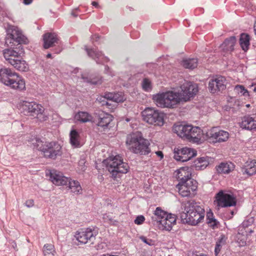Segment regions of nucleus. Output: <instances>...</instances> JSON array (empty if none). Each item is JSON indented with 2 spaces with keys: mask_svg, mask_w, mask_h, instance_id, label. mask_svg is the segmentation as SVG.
<instances>
[{
  "mask_svg": "<svg viewBox=\"0 0 256 256\" xmlns=\"http://www.w3.org/2000/svg\"><path fill=\"white\" fill-rule=\"evenodd\" d=\"M182 208L184 211L180 218L182 223L196 226L204 219L205 211L200 203L194 200L182 202Z\"/></svg>",
  "mask_w": 256,
  "mask_h": 256,
  "instance_id": "nucleus-1",
  "label": "nucleus"
},
{
  "mask_svg": "<svg viewBox=\"0 0 256 256\" xmlns=\"http://www.w3.org/2000/svg\"><path fill=\"white\" fill-rule=\"evenodd\" d=\"M2 54L6 61L16 69L22 72H26L28 70V64L22 59L24 50L21 46L18 48H6L3 50Z\"/></svg>",
  "mask_w": 256,
  "mask_h": 256,
  "instance_id": "nucleus-2",
  "label": "nucleus"
},
{
  "mask_svg": "<svg viewBox=\"0 0 256 256\" xmlns=\"http://www.w3.org/2000/svg\"><path fill=\"white\" fill-rule=\"evenodd\" d=\"M0 81L12 89L22 91L26 89L24 80L9 68L0 69Z\"/></svg>",
  "mask_w": 256,
  "mask_h": 256,
  "instance_id": "nucleus-3",
  "label": "nucleus"
},
{
  "mask_svg": "<svg viewBox=\"0 0 256 256\" xmlns=\"http://www.w3.org/2000/svg\"><path fill=\"white\" fill-rule=\"evenodd\" d=\"M34 148L42 152L46 158L55 160L58 156L62 154V146L56 142H44L40 139L36 138L32 143Z\"/></svg>",
  "mask_w": 256,
  "mask_h": 256,
  "instance_id": "nucleus-4",
  "label": "nucleus"
},
{
  "mask_svg": "<svg viewBox=\"0 0 256 256\" xmlns=\"http://www.w3.org/2000/svg\"><path fill=\"white\" fill-rule=\"evenodd\" d=\"M126 144L130 150L135 154L146 155L150 152L148 142L138 134L133 133L128 135Z\"/></svg>",
  "mask_w": 256,
  "mask_h": 256,
  "instance_id": "nucleus-5",
  "label": "nucleus"
},
{
  "mask_svg": "<svg viewBox=\"0 0 256 256\" xmlns=\"http://www.w3.org/2000/svg\"><path fill=\"white\" fill-rule=\"evenodd\" d=\"M152 100L158 107L162 108H173L182 101L179 93L172 91L154 95Z\"/></svg>",
  "mask_w": 256,
  "mask_h": 256,
  "instance_id": "nucleus-6",
  "label": "nucleus"
},
{
  "mask_svg": "<svg viewBox=\"0 0 256 256\" xmlns=\"http://www.w3.org/2000/svg\"><path fill=\"white\" fill-rule=\"evenodd\" d=\"M106 167L112 176L116 178L120 174H126L129 170V166L120 156H116L108 160Z\"/></svg>",
  "mask_w": 256,
  "mask_h": 256,
  "instance_id": "nucleus-7",
  "label": "nucleus"
},
{
  "mask_svg": "<svg viewBox=\"0 0 256 256\" xmlns=\"http://www.w3.org/2000/svg\"><path fill=\"white\" fill-rule=\"evenodd\" d=\"M143 120L154 126H162L164 124V114L153 108H146L142 112Z\"/></svg>",
  "mask_w": 256,
  "mask_h": 256,
  "instance_id": "nucleus-8",
  "label": "nucleus"
},
{
  "mask_svg": "<svg viewBox=\"0 0 256 256\" xmlns=\"http://www.w3.org/2000/svg\"><path fill=\"white\" fill-rule=\"evenodd\" d=\"M214 204L218 207V209L220 207L226 208L234 206L236 205V198L233 195L220 190L216 194Z\"/></svg>",
  "mask_w": 256,
  "mask_h": 256,
  "instance_id": "nucleus-9",
  "label": "nucleus"
},
{
  "mask_svg": "<svg viewBox=\"0 0 256 256\" xmlns=\"http://www.w3.org/2000/svg\"><path fill=\"white\" fill-rule=\"evenodd\" d=\"M22 112L25 115L36 117L42 114L44 111L42 106L34 102L23 101L20 103Z\"/></svg>",
  "mask_w": 256,
  "mask_h": 256,
  "instance_id": "nucleus-10",
  "label": "nucleus"
},
{
  "mask_svg": "<svg viewBox=\"0 0 256 256\" xmlns=\"http://www.w3.org/2000/svg\"><path fill=\"white\" fill-rule=\"evenodd\" d=\"M197 182L194 180H189L184 183H178L176 188L183 197H191L194 196V192L197 189Z\"/></svg>",
  "mask_w": 256,
  "mask_h": 256,
  "instance_id": "nucleus-11",
  "label": "nucleus"
},
{
  "mask_svg": "<svg viewBox=\"0 0 256 256\" xmlns=\"http://www.w3.org/2000/svg\"><path fill=\"white\" fill-rule=\"evenodd\" d=\"M181 92L179 93L182 100L186 102L193 98L198 92L196 84L190 82H185L180 86Z\"/></svg>",
  "mask_w": 256,
  "mask_h": 256,
  "instance_id": "nucleus-12",
  "label": "nucleus"
},
{
  "mask_svg": "<svg viewBox=\"0 0 256 256\" xmlns=\"http://www.w3.org/2000/svg\"><path fill=\"white\" fill-rule=\"evenodd\" d=\"M196 155V151L190 148L184 147L174 150V158L182 162H187Z\"/></svg>",
  "mask_w": 256,
  "mask_h": 256,
  "instance_id": "nucleus-13",
  "label": "nucleus"
},
{
  "mask_svg": "<svg viewBox=\"0 0 256 256\" xmlns=\"http://www.w3.org/2000/svg\"><path fill=\"white\" fill-rule=\"evenodd\" d=\"M12 40L18 44H26L28 42L26 37L22 33V32L18 28L15 26H12L8 29L6 38V42L9 41L10 44Z\"/></svg>",
  "mask_w": 256,
  "mask_h": 256,
  "instance_id": "nucleus-14",
  "label": "nucleus"
},
{
  "mask_svg": "<svg viewBox=\"0 0 256 256\" xmlns=\"http://www.w3.org/2000/svg\"><path fill=\"white\" fill-rule=\"evenodd\" d=\"M98 234L97 230L88 228L84 230L77 232L74 236L77 240L81 244H85L88 241L93 243L95 237Z\"/></svg>",
  "mask_w": 256,
  "mask_h": 256,
  "instance_id": "nucleus-15",
  "label": "nucleus"
},
{
  "mask_svg": "<svg viewBox=\"0 0 256 256\" xmlns=\"http://www.w3.org/2000/svg\"><path fill=\"white\" fill-rule=\"evenodd\" d=\"M206 136L214 142H226L229 138L228 132L222 130H218L216 128H214L208 132Z\"/></svg>",
  "mask_w": 256,
  "mask_h": 256,
  "instance_id": "nucleus-16",
  "label": "nucleus"
},
{
  "mask_svg": "<svg viewBox=\"0 0 256 256\" xmlns=\"http://www.w3.org/2000/svg\"><path fill=\"white\" fill-rule=\"evenodd\" d=\"M226 79L222 76H217L210 80L208 88L211 93L222 91L226 88Z\"/></svg>",
  "mask_w": 256,
  "mask_h": 256,
  "instance_id": "nucleus-17",
  "label": "nucleus"
},
{
  "mask_svg": "<svg viewBox=\"0 0 256 256\" xmlns=\"http://www.w3.org/2000/svg\"><path fill=\"white\" fill-rule=\"evenodd\" d=\"M44 48L48 49L58 44L59 39L56 33L47 32L43 35Z\"/></svg>",
  "mask_w": 256,
  "mask_h": 256,
  "instance_id": "nucleus-18",
  "label": "nucleus"
},
{
  "mask_svg": "<svg viewBox=\"0 0 256 256\" xmlns=\"http://www.w3.org/2000/svg\"><path fill=\"white\" fill-rule=\"evenodd\" d=\"M50 180L57 186L67 185L68 178L64 176L60 172L52 170L50 172Z\"/></svg>",
  "mask_w": 256,
  "mask_h": 256,
  "instance_id": "nucleus-19",
  "label": "nucleus"
},
{
  "mask_svg": "<svg viewBox=\"0 0 256 256\" xmlns=\"http://www.w3.org/2000/svg\"><path fill=\"white\" fill-rule=\"evenodd\" d=\"M192 125L177 124L173 126V132L178 136L187 139L190 130L192 129Z\"/></svg>",
  "mask_w": 256,
  "mask_h": 256,
  "instance_id": "nucleus-20",
  "label": "nucleus"
},
{
  "mask_svg": "<svg viewBox=\"0 0 256 256\" xmlns=\"http://www.w3.org/2000/svg\"><path fill=\"white\" fill-rule=\"evenodd\" d=\"M84 48L88 55L95 60L97 64H102L108 60V58L104 56L102 52H98L94 48H88L87 46H85Z\"/></svg>",
  "mask_w": 256,
  "mask_h": 256,
  "instance_id": "nucleus-21",
  "label": "nucleus"
},
{
  "mask_svg": "<svg viewBox=\"0 0 256 256\" xmlns=\"http://www.w3.org/2000/svg\"><path fill=\"white\" fill-rule=\"evenodd\" d=\"M202 136V131L199 127L192 126L186 140L190 142L198 144L200 142Z\"/></svg>",
  "mask_w": 256,
  "mask_h": 256,
  "instance_id": "nucleus-22",
  "label": "nucleus"
},
{
  "mask_svg": "<svg viewBox=\"0 0 256 256\" xmlns=\"http://www.w3.org/2000/svg\"><path fill=\"white\" fill-rule=\"evenodd\" d=\"M176 216L169 214L163 220H160V228L166 230H170L174 225L176 224Z\"/></svg>",
  "mask_w": 256,
  "mask_h": 256,
  "instance_id": "nucleus-23",
  "label": "nucleus"
},
{
  "mask_svg": "<svg viewBox=\"0 0 256 256\" xmlns=\"http://www.w3.org/2000/svg\"><path fill=\"white\" fill-rule=\"evenodd\" d=\"M112 116L104 112L98 114L97 125L102 128H106L112 120Z\"/></svg>",
  "mask_w": 256,
  "mask_h": 256,
  "instance_id": "nucleus-24",
  "label": "nucleus"
},
{
  "mask_svg": "<svg viewBox=\"0 0 256 256\" xmlns=\"http://www.w3.org/2000/svg\"><path fill=\"white\" fill-rule=\"evenodd\" d=\"M240 126L248 130H256V120L250 116H244L242 119Z\"/></svg>",
  "mask_w": 256,
  "mask_h": 256,
  "instance_id": "nucleus-25",
  "label": "nucleus"
},
{
  "mask_svg": "<svg viewBox=\"0 0 256 256\" xmlns=\"http://www.w3.org/2000/svg\"><path fill=\"white\" fill-rule=\"evenodd\" d=\"M242 174L250 176L256 174V160H253L246 162L244 167L241 168Z\"/></svg>",
  "mask_w": 256,
  "mask_h": 256,
  "instance_id": "nucleus-26",
  "label": "nucleus"
},
{
  "mask_svg": "<svg viewBox=\"0 0 256 256\" xmlns=\"http://www.w3.org/2000/svg\"><path fill=\"white\" fill-rule=\"evenodd\" d=\"M192 174L188 166L180 168L178 171V179L179 183H184L189 180H193L191 178Z\"/></svg>",
  "mask_w": 256,
  "mask_h": 256,
  "instance_id": "nucleus-27",
  "label": "nucleus"
},
{
  "mask_svg": "<svg viewBox=\"0 0 256 256\" xmlns=\"http://www.w3.org/2000/svg\"><path fill=\"white\" fill-rule=\"evenodd\" d=\"M234 166L233 164L230 162H221L216 167L218 174H228L234 170Z\"/></svg>",
  "mask_w": 256,
  "mask_h": 256,
  "instance_id": "nucleus-28",
  "label": "nucleus"
},
{
  "mask_svg": "<svg viewBox=\"0 0 256 256\" xmlns=\"http://www.w3.org/2000/svg\"><path fill=\"white\" fill-rule=\"evenodd\" d=\"M67 184H68V188L70 190L71 192L77 194H82V190L78 180L68 178Z\"/></svg>",
  "mask_w": 256,
  "mask_h": 256,
  "instance_id": "nucleus-29",
  "label": "nucleus"
},
{
  "mask_svg": "<svg viewBox=\"0 0 256 256\" xmlns=\"http://www.w3.org/2000/svg\"><path fill=\"white\" fill-rule=\"evenodd\" d=\"M74 119L81 122L86 123L91 122L92 120V116L87 112H78L75 114Z\"/></svg>",
  "mask_w": 256,
  "mask_h": 256,
  "instance_id": "nucleus-30",
  "label": "nucleus"
},
{
  "mask_svg": "<svg viewBox=\"0 0 256 256\" xmlns=\"http://www.w3.org/2000/svg\"><path fill=\"white\" fill-rule=\"evenodd\" d=\"M236 42V37L234 36H230V38L226 39L221 46L228 52H232L234 50V46Z\"/></svg>",
  "mask_w": 256,
  "mask_h": 256,
  "instance_id": "nucleus-31",
  "label": "nucleus"
},
{
  "mask_svg": "<svg viewBox=\"0 0 256 256\" xmlns=\"http://www.w3.org/2000/svg\"><path fill=\"white\" fill-rule=\"evenodd\" d=\"M209 162L206 158L202 157L197 158L194 162V166L196 170H204L208 165Z\"/></svg>",
  "mask_w": 256,
  "mask_h": 256,
  "instance_id": "nucleus-32",
  "label": "nucleus"
},
{
  "mask_svg": "<svg viewBox=\"0 0 256 256\" xmlns=\"http://www.w3.org/2000/svg\"><path fill=\"white\" fill-rule=\"evenodd\" d=\"M70 143L74 148L78 147L80 146V134L76 130H72L70 134Z\"/></svg>",
  "mask_w": 256,
  "mask_h": 256,
  "instance_id": "nucleus-33",
  "label": "nucleus"
},
{
  "mask_svg": "<svg viewBox=\"0 0 256 256\" xmlns=\"http://www.w3.org/2000/svg\"><path fill=\"white\" fill-rule=\"evenodd\" d=\"M250 36L248 34L242 33L240 38V46L244 52L248 50L250 46Z\"/></svg>",
  "mask_w": 256,
  "mask_h": 256,
  "instance_id": "nucleus-34",
  "label": "nucleus"
},
{
  "mask_svg": "<svg viewBox=\"0 0 256 256\" xmlns=\"http://www.w3.org/2000/svg\"><path fill=\"white\" fill-rule=\"evenodd\" d=\"M198 63L197 58H192L184 60L182 62V64L186 68L193 70L197 67Z\"/></svg>",
  "mask_w": 256,
  "mask_h": 256,
  "instance_id": "nucleus-35",
  "label": "nucleus"
},
{
  "mask_svg": "<svg viewBox=\"0 0 256 256\" xmlns=\"http://www.w3.org/2000/svg\"><path fill=\"white\" fill-rule=\"evenodd\" d=\"M154 216H152V219L154 221H156L160 223V220H163L168 214L163 210L160 207H158L154 211Z\"/></svg>",
  "mask_w": 256,
  "mask_h": 256,
  "instance_id": "nucleus-36",
  "label": "nucleus"
},
{
  "mask_svg": "<svg viewBox=\"0 0 256 256\" xmlns=\"http://www.w3.org/2000/svg\"><path fill=\"white\" fill-rule=\"evenodd\" d=\"M226 238L224 234L221 235L218 238L216 242L214 252L215 254L217 256L220 252L222 246L226 244Z\"/></svg>",
  "mask_w": 256,
  "mask_h": 256,
  "instance_id": "nucleus-37",
  "label": "nucleus"
},
{
  "mask_svg": "<svg viewBox=\"0 0 256 256\" xmlns=\"http://www.w3.org/2000/svg\"><path fill=\"white\" fill-rule=\"evenodd\" d=\"M43 253L44 256H54L56 252L54 246L49 244H44L43 248Z\"/></svg>",
  "mask_w": 256,
  "mask_h": 256,
  "instance_id": "nucleus-38",
  "label": "nucleus"
},
{
  "mask_svg": "<svg viewBox=\"0 0 256 256\" xmlns=\"http://www.w3.org/2000/svg\"><path fill=\"white\" fill-rule=\"evenodd\" d=\"M82 78L84 82H88L90 84L96 85L102 83L101 79L98 78H88L82 75Z\"/></svg>",
  "mask_w": 256,
  "mask_h": 256,
  "instance_id": "nucleus-39",
  "label": "nucleus"
},
{
  "mask_svg": "<svg viewBox=\"0 0 256 256\" xmlns=\"http://www.w3.org/2000/svg\"><path fill=\"white\" fill-rule=\"evenodd\" d=\"M234 90L238 94L247 96H249V92L242 85H236L234 87Z\"/></svg>",
  "mask_w": 256,
  "mask_h": 256,
  "instance_id": "nucleus-40",
  "label": "nucleus"
},
{
  "mask_svg": "<svg viewBox=\"0 0 256 256\" xmlns=\"http://www.w3.org/2000/svg\"><path fill=\"white\" fill-rule=\"evenodd\" d=\"M247 236L236 234V240L240 246H244L246 244Z\"/></svg>",
  "mask_w": 256,
  "mask_h": 256,
  "instance_id": "nucleus-41",
  "label": "nucleus"
},
{
  "mask_svg": "<svg viewBox=\"0 0 256 256\" xmlns=\"http://www.w3.org/2000/svg\"><path fill=\"white\" fill-rule=\"evenodd\" d=\"M126 98L122 92L112 93V102L116 103L123 102Z\"/></svg>",
  "mask_w": 256,
  "mask_h": 256,
  "instance_id": "nucleus-42",
  "label": "nucleus"
},
{
  "mask_svg": "<svg viewBox=\"0 0 256 256\" xmlns=\"http://www.w3.org/2000/svg\"><path fill=\"white\" fill-rule=\"evenodd\" d=\"M142 87L145 91H150L152 89V84L149 79L145 78L143 80L142 83Z\"/></svg>",
  "mask_w": 256,
  "mask_h": 256,
  "instance_id": "nucleus-43",
  "label": "nucleus"
},
{
  "mask_svg": "<svg viewBox=\"0 0 256 256\" xmlns=\"http://www.w3.org/2000/svg\"><path fill=\"white\" fill-rule=\"evenodd\" d=\"M247 226V222L244 221L238 227V234H244L248 236L246 231L245 230L244 228Z\"/></svg>",
  "mask_w": 256,
  "mask_h": 256,
  "instance_id": "nucleus-44",
  "label": "nucleus"
},
{
  "mask_svg": "<svg viewBox=\"0 0 256 256\" xmlns=\"http://www.w3.org/2000/svg\"><path fill=\"white\" fill-rule=\"evenodd\" d=\"M96 101L101 104L102 106H106L109 108L111 104L106 100L104 96H100L96 98Z\"/></svg>",
  "mask_w": 256,
  "mask_h": 256,
  "instance_id": "nucleus-45",
  "label": "nucleus"
},
{
  "mask_svg": "<svg viewBox=\"0 0 256 256\" xmlns=\"http://www.w3.org/2000/svg\"><path fill=\"white\" fill-rule=\"evenodd\" d=\"M140 239L144 243L148 244V246H154V242L153 240L151 239L147 238L146 237L144 236H141L140 237Z\"/></svg>",
  "mask_w": 256,
  "mask_h": 256,
  "instance_id": "nucleus-46",
  "label": "nucleus"
},
{
  "mask_svg": "<svg viewBox=\"0 0 256 256\" xmlns=\"http://www.w3.org/2000/svg\"><path fill=\"white\" fill-rule=\"evenodd\" d=\"M207 223L208 224L213 228H214V226L217 224V220L214 218V217L212 218H210L207 219Z\"/></svg>",
  "mask_w": 256,
  "mask_h": 256,
  "instance_id": "nucleus-47",
  "label": "nucleus"
},
{
  "mask_svg": "<svg viewBox=\"0 0 256 256\" xmlns=\"http://www.w3.org/2000/svg\"><path fill=\"white\" fill-rule=\"evenodd\" d=\"M145 218L144 216L140 215L138 216L135 219L134 222L136 224L140 225L142 224L144 221Z\"/></svg>",
  "mask_w": 256,
  "mask_h": 256,
  "instance_id": "nucleus-48",
  "label": "nucleus"
},
{
  "mask_svg": "<svg viewBox=\"0 0 256 256\" xmlns=\"http://www.w3.org/2000/svg\"><path fill=\"white\" fill-rule=\"evenodd\" d=\"M246 222H247V226H245L244 229H245V230L246 231V233H247L248 235H249V234H251L252 232H253L254 231L250 228L251 226L248 224V221H246Z\"/></svg>",
  "mask_w": 256,
  "mask_h": 256,
  "instance_id": "nucleus-49",
  "label": "nucleus"
},
{
  "mask_svg": "<svg viewBox=\"0 0 256 256\" xmlns=\"http://www.w3.org/2000/svg\"><path fill=\"white\" fill-rule=\"evenodd\" d=\"M104 96L106 100L112 101V93L106 92L104 94Z\"/></svg>",
  "mask_w": 256,
  "mask_h": 256,
  "instance_id": "nucleus-50",
  "label": "nucleus"
},
{
  "mask_svg": "<svg viewBox=\"0 0 256 256\" xmlns=\"http://www.w3.org/2000/svg\"><path fill=\"white\" fill-rule=\"evenodd\" d=\"M25 204L28 208L32 207L34 205V200L32 199L27 200L25 202Z\"/></svg>",
  "mask_w": 256,
  "mask_h": 256,
  "instance_id": "nucleus-51",
  "label": "nucleus"
},
{
  "mask_svg": "<svg viewBox=\"0 0 256 256\" xmlns=\"http://www.w3.org/2000/svg\"><path fill=\"white\" fill-rule=\"evenodd\" d=\"M214 217L213 213L212 212L211 210H210L209 212H207L206 214V220L212 218Z\"/></svg>",
  "mask_w": 256,
  "mask_h": 256,
  "instance_id": "nucleus-52",
  "label": "nucleus"
},
{
  "mask_svg": "<svg viewBox=\"0 0 256 256\" xmlns=\"http://www.w3.org/2000/svg\"><path fill=\"white\" fill-rule=\"evenodd\" d=\"M156 154L158 157H160V159H162L164 158V154L162 152L157 151L156 152Z\"/></svg>",
  "mask_w": 256,
  "mask_h": 256,
  "instance_id": "nucleus-53",
  "label": "nucleus"
},
{
  "mask_svg": "<svg viewBox=\"0 0 256 256\" xmlns=\"http://www.w3.org/2000/svg\"><path fill=\"white\" fill-rule=\"evenodd\" d=\"M33 0H23V3L26 5L30 4Z\"/></svg>",
  "mask_w": 256,
  "mask_h": 256,
  "instance_id": "nucleus-54",
  "label": "nucleus"
},
{
  "mask_svg": "<svg viewBox=\"0 0 256 256\" xmlns=\"http://www.w3.org/2000/svg\"><path fill=\"white\" fill-rule=\"evenodd\" d=\"M12 248H14V249H16L17 247L16 243L14 241H13L12 242Z\"/></svg>",
  "mask_w": 256,
  "mask_h": 256,
  "instance_id": "nucleus-55",
  "label": "nucleus"
},
{
  "mask_svg": "<svg viewBox=\"0 0 256 256\" xmlns=\"http://www.w3.org/2000/svg\"><path fill=\"white\" fill-rule=\"evenodd\" d=\"M92 4L93 6H94L96 7H98V3L96 2H92Z\"/></svg>",
  "mask_w": 256,
  "mask_h": 256,
  "instance_id": "nucleus-56",
  "label": "nucleus"
},
{
  "mask_svg": "<svg viewBox=\"0 0 256 256\" xmlns=\"http://www.w3.org/2000/svg\"><path fill=\"white\" fill-rule=\"evenodd\" d=\"M110 68L108 66H105V72L106 73H108Z\"/></svg>",
  "mask_w": 256,
  "mask_h": 256,
  "instance_id": "nucleus-57",
  "label": "nucleus"
},
{
  "mask_svg": "<svg viewBox=\"0 0 256 256\" xmlns=\"http://www.w3.org/2000/svg\"><path fill=\"white\" fill-rule=\"evenodd\" d=\"M92 38L93 40H94V39H95V38H96V40L97 38H99V37H98V36L94 35V36H92Z\"/></svg>",
  "mask_w": 256,
  "mask_h": 256,
  "instance_id": "nucleus-58",
  "label": "nucleus"
},
{
  "mask_svg": "<svg viewBox=\"0 0 256 256\" xmlns=\"http://www.w3.org/2000/svg\"><path fill=\"white\" fill-rule=\"evenodd\" d=\"M254 28L255 34L256 35V22L254 24Z\"/></svg>",
  "mask_w": 256,
  "mask_h": 256,
  "instance_id": "nucleus-59",
  "label": "nucleus"
},
{
  "mask_svg": "<svg viewBox=\"0 0 256 256\" xmlns=\"http://www.w3.org/2000/svg\"><path fill=\"white\" fill-rule=\"evenodd\" d=\"M46 58H52V54H48L46 55Z\"/></svg>",
  "mask_w": 256,
  "mask_h": 256,
  "instance_id": "nucleus-60",
  "label": "nucleus"
},
{
  "mask_svg": "<svg viewBox=\"0 0 256 256\" xmlns=\"http://www.w3.org/2000/svg\"><path fill=\"white\" fill-rule=\"evenodd\" d=\"M102 256H114L110 255V254H103Z\"/></svg>",
  "mask_w": 256,
  "mask_h": 256,
  "instance_id": "nucleus-61",
  "label": "nucleus"
},
{
  "mask_svg": "<svg viewBox=\"0 0 256 256\" xmlns=\"http://www.w3.org/2000/svg\"><path fill=\"white\" fill-rule=\"evenodd\" d=\"M72 14L74 16V17H76L77 16V15L74 12H72Z\"/></svg>",
  "mask_w": 256,
  "mask_h": 256,
  "instance_id": "nucleus-62",
  "label": "nucleus"
},
{
  "mask_svg": "<svg viewBox=\"0 0 256 256\" xmlns=\"http://www.w3.org/2000/svg\"><path fill=\"white\" fill-rule=\"evenodd\" d=\"M253 91L256 92V86H254V89H253Z\"/></svg>",
  "mask_w": 256,
  "mask_h": 256,
  "instance_id": "nucleus-63",
  "label": "nucleus"
},
{
  "mask_svg": "<svg viewBox=\"0 0 256 256\" xmlns=\"http://www.w3.org/2000/svg\"><path fill=\"white\" fill-rule=\"evenodd\" d=\"M246 107H249L250 106V105L249 104H246Z\"/></svg>",
  "mask_w": 256,
  "mask_h": 256,
  "instance_id": "nucleus-64",
  "label": "nucleus"
}]
</instances>
